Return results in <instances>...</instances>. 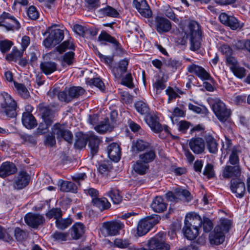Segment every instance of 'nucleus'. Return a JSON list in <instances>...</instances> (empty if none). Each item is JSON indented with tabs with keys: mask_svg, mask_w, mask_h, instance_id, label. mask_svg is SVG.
<instances>
[{
	"mask_svg": "<svg viewBox=\"0 0 250 250\" xmlns=\"http://www.w3.org/2000/svg\"><path fill=\"white\" fill-rule=\"evenodd\" d=\"M14 236L18 241H22L28 237V233L20 228H16L14 230Z\"/></svg>",
	"mask_w": 250,
	"mask_h": 250,
	"instance_id": "44",
	"label": "nucleus"
},
{
	"mask_svg": "<svg viewBox=\"0 0 250 250\" xmlns=\"http://www.w3.org/2000/svg\"><path fill=\"white\" fill-rule=\"evenodd\" d=\"M58 185L62 191L73 193L77 191V186L72 182L60 180L58 181Z\"/></svg>",
	"mask_w": 250,
	"mask_h": 250,
	"instance_id": "26",
	"label": "nucleus"
},
{
	"mask_svg": "<svg viewBox=\"0 0 250 250\" xmlns=\"http://www.w3.org/2000/svg\"><path fill=\"white\" fill-rule=\"evenodd\" d=\"M202 224L201 216L195 212L188 213L185 219V224L199 229Z\"/></svg>",
	"mask_w": 250,
	"mask_h": 250,
	"instance_id": "18",
	"label": "nucleus"
},
{
	"mask_svg": "<svg viewBox=\"0 0 250 250\" xmlns=\"http://www.w3.org/2000/svg\"><path fill=\"white\" fill-rule=\"evenodd\" d=\"M87 83L90 85H94L99 88L101 90H104L105 87L104 83L99 78L91 79L87 82Z\"/></svg>",
	"mask_w": 250,
	"mask_h": 250,
	"instance_id": "51",
	"label": "nucleus"
},
{
	"mask_svg": "<svg viewBox=\"0 0 250 250\" xmlns=\"http://www.w3.org/2000/svg\"><path fill=\"white\" fill-rule=\"evenodd\" d=\"M87 141L89 142V146L91 148V152L93 155L96 154L99 150V145L101 142L100 139L92 133L88 134Z\"/></svg>",
	"mask_w": 250,
	"mask_h": 250,
	"instance_id": "28",
	"label": "nucleus"
},
{
	"mask_svg": "<svg viewBox=\"0 0 250 250\" xmlns=\"http://www.w3.org/2000/svg\"><path fill=\"white\" fill-rule=\"evenodd\" d=\"M71 235L75 239L80 238L85 232V227L81 223H77L72 227Z\"/></svg>",
	"mask_w": 250,
	"mask_h": 250,
	"instance_id": "34",
	"label": "nucleus"
},
{
	"mask_svg": "<svg viewBox=\"0 0 250 250\" xmlns=\"http://www.w3.org/2000/svg\"><path fill=\"white\" fill-rule=\"evenodd\" d=\"M56 48L60 53H62L65 51V50L67 49H73L74 45L73 43L71 42H70V41L67 40L63 42Z\"/></svg>",
	"mask_w": 250,
	"mask_h": 250,
	"instance_id": "49",
	"label": "nucleus"
},
{
	"mask_svg": "<svg viewBox=\"0 0 250 250\" xmlns=\"http://www.w3.org/2000/svg\"><path fill=\"white\" fill-rule=\"evenodd\" d=\"M72 224L70 218L62 219V217L56 220V225L57 228L60 229H64Z\"/></svg>",
	"mask_w": 250,
	"mask_h": 250,
	"instance_id": "45",
	"label": "nucleus"
},
{
	"mask_svg": "<svg viewBox=\"0 0 250 250\" xmlns=\"http://www.w3.org/2000/svg\"><path fill=\"white\" fill-rule=\"evenodd\" d=\"M87 139L88 134H87L86 136L82 135L76 140L75 143V146L79 148H82L85 147L86 145Z\"/></svg>",
	"mask_w": 250,
	"mask_h": 250,
	"instance_id": "57",
	"label": "nucleus"
},
{
	"mask_svg": "<svg viewBox=\"0 0 250 250\" xmlns=\"http://www.w3.org/2000/svg\"><path fill=\"white\" fill-rule=\"evenodd\" d=\"M98 13L102 16H108L113 18H117L119 15L117 10L110 6H106L104 8L99 9Z\"/></svg>",
	"mask_w": 250,
	"mask_h": 250,
	"instance_id": "36",
	"label": "nucleus"
},
{
	"mask_svg": "<svg viewBox=\"0 0 250 250\" xmlns=\"http://www.w3.org/2000/svg\"><path fill=\"white\" fill-rule=\"evenodd\" d=\"M114 245L119 248H126L129 245V241L127 239L117 238L114 240Z\"/></svg>",
	"mask_w": 250,
	"mask_h": 250,
	"instance_id": "58",
	"label": "nucleus"
},
{
	"mask_svg": "<svg viewBox=\"0 0 250 250\" xmlns=\"http://www.w3.org/2000/svg\"><path fill=\"white\" fill-rule=\"evenodd\" d=\"M155 157L156 154L153 150L147 151L139 155L140 159L147 164L153 161Z\"/></svg>",
	"mask_w": 250,
	"mask_h": 250,
	"instance_id": "42",
	"label": "nucleus"
},
{
	"mask_svg": "<svg viewBox=\"0 0 250 250\" xmlns=\"http://www.w3.org/2000/svg\"><path fill=\"white\" fill-rule=\"evenodd\" d=\"M149 146V143L142 140L138 139L133 142L131 146V150L133 152L137 153L140 151L145 150Z\"/></svg>",
	"mask_w": 250,
	"mask_h": 250,
	"instance_id": "35",
	"label": "nucleus"
},
{
	"mask_svg": "<svg viewBox=\"0 0 250 250\" xmlns=\"http://www.w3.org/2000/svg\"><path fill=\"white\" fill-rule=\"evenodd\" d=\"M124 228V223L119 221L104 223L103 233L105 236H115L119 234V231Z\"/></svg>",
	"mask_w": 250,
	"mask_h": 250,
	"instance_id": "8",
	"label": "nucleus"
},
{
	"mask_svg": "<svg viewBox=\"0 0 250 250\" xmlns=\"http://www.w3.org/2000/svg\"><path fill=\"white\" fill-rule=\"evenodd\" d=\"M147 250H169V245L165 242V234L160 232L151 238L147 244Z\"/></svg>",
	"mask_w": 250,
	"mask_h": 250,
	"instance_id": "6",
	"label": "nucleus"
},
{
	"mask_svg": "<svg viewBox=\"0 0 250 250\" xmlns=\"http://www.w3.org/2000/svg\"><path fill=\"white\" fill-rule=\"evenodd\" d=\"M185 35L182 39H179L177 42L181 45H185L187 42V38L189 37L190 49L192 51H196L200 48L202 41V32L200 26L195 21H190L188 28L185 32Z\"/></svg>",
	"mask_w": 250,
	"mask_h": 250,
	"instance_id": "1",
	"label": "nucleus"
},
{
	"mask_svg": "<svg viewBox=\"0 0 250 250\" xmlns=\"http://www.w3.org/2000/svg\"><path fill=\"white\" fill-rule=\"evenodd\" d=\"M240 174L241 170L238 166H227L225 167L223 171L222 176L225 178H229L239 177Z\"/></svg>",
	"mask_w": 250,
	"mask_h": 250,
	"instance_id": "25",
	"label": "nucleus"
},
{
	"mask_svg": "<svg viewBox=\"0 0 250 250\" xmlns=\"http://www.w3.org/2000/svg\"><path fill=\"white\" fill-rule=\"evenodd\" d=\"M230 189L238 198H242L245 193L244 183L240 179L233 178L230 182Z\"/></svg>",
	"mask_w": 250,
	"mask_h": 250,
	"instance_id": "15",
	"label": "nucleus"
},
{
	"mask_svg": "<svg viewBox=\"0 0 250 250\" xmlns=\"http://www.w3.org/2000/svg\"><path fill=\"white\" fill-rule=\"evenodd\" d=\"M219 20L221 23L229 26L233 30H240L244 26V23L241 22L233 16H230L226 13L220 15Z\"/></svg>",
	"mask_w": 250,
	"mask_h": 250,
	"instance_id": "9",
	"label": "nucleus"
},
{
	"mask_svg": "<svg viewBox=\"0 0 250 250\" xmlns=\"http://www.w3.org/2000/svg\"><path fill=\"white\" fill-rule=\"evenodd\" d=\"M27 14L28 17L32 20H36L39 17V13L37 8L34 6H31L29 7Z\"/></svg>",
	"mask_w": 250,
	"mask_h": 250,
	"instance_id": "55",
	"label": "nucleus"
},
{
	"mask_svg": "<svg viewBox=\"0 0 250 250\" xmlns=\"http://www.w3.org/2000/svg\"><path fill=\"white\" fill-rule=\"evenodd\" d=\"M155 21L156 30L160 34L168 32L171 28L170 21L165 18L157 16Z\"/></svg>",
	"mask_w": 250,
	"mask_h": 250,
	"instance_id": "16",
	"label": "nucleus"
},
{
	"mask_svg": "<svg viewBox=\"0 0 250 250\" xmlns=\"http://www.w3.org/2000/svg\"><path fill=\"white\" fill-rule=\"evenodd\" d=\"M188 71L193 73L202 81L212 80L210 74L202 66L192 63L187 68Z\"/></svg>",
	"mask_w": 250,
	"mask_h": 250,
	"instance_id": "12",
	"label": "nucleus"
},
{
	"mask_svg": "<svg viewBox=\"0 0 250 250\" xmlns=\"http://www.w3.org/2000/svg\"><path fill=\"white\" fill-rule=\"evenodd\" d=\"M93 207L98 208L101 211L110 208V204L105 198H94L92 199Z\"/></svg>",
	"mask_w": 250,
	"mask_h": 250,
	"instance_id": "27",
	"label": "nucleus"
},
{
	"mask_svg": "<svg viewBox=\"0 0 250 250\" xmlns=\"http://www.w3.org/2000/svg\"><path fill=\"white\" fill-rule=\"evenodd\" d=\"M107 195L114 204H118L122 201V197L120 195L119 191L116 188H111Z\"/></svg>",
	"mask_w": 250,
	"mask_h": 250,
	"instance_id": "40",
	"label": "nucleus"
},
{
	"mask_svg": "<svg viewBox=\"0 0 250 250\" xmlns=\"http://www.w3.org/2000/svg\"><path fill=\"white\" fill-rule=\"evenodd\" d=\"M153 87L155 89L157 93H160L163 89L166 88V85L163 79H159L154 83Z\"/></svg>",
	"mask_w": 250,
	"mask_h": 250,
	"instance_id": "60",
	"label": "nucleus"
},
{
	"mask_svg": "<svg viewBox=\"0 0 250 250\" xmlns=\"http://www.w3.org/2000/svg\"><path fill=\"white\" fill-rule=\"evenodd\" d=\"M229 163L233 165H236L239 162L238 151L236 149H233L229 158Z\"/></svg>",
	"mask_w": 250,
	"mask_h": 250,
	"instance_id": "62",
	"label": "nucleus"
},
{
	"mask_svg": "<svg viewBox=\"0 0 250 250\" xmlns=\"http://www.w3.org/2000/svg\"><path fill=\"white\" fill-rule=\"evenodd\" d=\"M74 60V53L72 51L65 53L63 57L62 65L64 66L65 63L68 65H71Z\"/></svg>",
	"mask_w": 250,
	"mask_h": 250,
	"instance_id": "47",
	"label": "nucleus"
},
{
	"mask_svg": "<svg viewBox=\"0 0 250 250\" xmlns=\"http://www.w3.org/2000/svg\"><path fill=\"white\" fill-rule=\"evenodd\" d=\"M30 179V176L26 171H21L15 180V188L19 189L24 188L28 185Z\"/></svg>",
	"mask_w": 250,
	"mask_h": 250,
	"instance_id": "19",
	"label": "nucleus"
},
{
	"mask_svg": "<svg viewBox=\"0 0 250 250\" xmlns=\"http://www.w3.org/2000/svg\"><path fill=\"white\" fill-rule=\"evenodd\" d=\"M10 22L4 21L5 25L4 26L8 30L18 29L20 28V24L15 18H11Z\"/></svg>",
	"mask_w": 250,
	"mask_h": 250,
	"instance_id": "50",
	"label": "nucleus"
},
{
	"mask_svg": "<svg viewBox=\"0 0 250 250\" xmlns=\"http://www.w3.org/2000/svg\"><path fill=\"white\" fill-rule=\"evenodd\" d=\"M21 121L23 125L27 129H32L37 126L38 123L35 118L31 113L23 112Z\"/></svg>",
	"mask_w": 250,
	"mask_h": 250,
	"instance_id": "24",
	"label": "nucleus"
},
{
	"mask_svg": "<svg viewBox=\"0 0 250 250\" xmlns=\"http://www.w3.org/2000/svg\"><path fill=\"white\" fill-rule=\"evenodd\" d=\"M225 238V233L220 226H216L209 235V240L212 245H220L223 243Z\"/></svg>",
	"mask_w": 250,
	"mask_h": 250,
	"instance_id": "14",
	"label": "nucleus"
},
{
	"mask_svg": "<svg viewBox=\"0 0 250 250\" xmlns=\"http://www.w3.org/2000/svg\"><path fill=\"white\" fill-rule=\"evenodd\" d=\"M24 221L29 227L37 229L39 226L42 225L45 219L41 214L33 213H27L24 216Z\"/></svg>",
	"mask_w": 250,
	"mask_h": 250,
	"instance_id": "11",
	"label": "nucleus"
},
{
	"mask_svg": "<svg viewBox=\"0 0 250 250\" xmlns=\"http://www.w3.org/2000/svg\"><path fill=\"white\" fill-rule=\"evenodd\" d=\"M207 147L210 153H215L217 151V144L216 140L211 136L206 137Z\"/></svg>",
	"mask_w": 250,
	"mask_h": 250,
	"instance_id": "39",
	"label": "nucleus"
},
{
	"mask_svg": "<svg viewBox=\"0 0 250 250\" xmlns=\"http://www.w3.org/2000/svg\"><path fill=\"white\" fill-rule=\"evenodd\" d=\"M68 236V234L67 233H63L58 231L55 232L53 235V237L55 240L59 242L66 241Z\"/></svg>",
	"mask_w": 250,
	"mask_h": 250,
	"instance_id": "63",
	"label": "nucleus"
},
{
	"mask_svg": "<svg viewBox=\"0 0 250 250\" xmlns=\"http://www.w3.org/2000/svg\"><path fill=\"white\" fill-rule=\"evenodd\" d=\"M0 112L8 118H14L17 115V104L15 101L7 93H0Z\"/></svg>",
	"mask_w": 250,
	"mask_h": 250,
	"instance_id": "3",
	"label": "nucleus"
},
{
	"mask_svg": "<svg viewBox=\"0 0 250 250\" xmlns=\"http://www.w3.org/2000/svg\"><path fill=\"white\" fill-rule=\"evenodd\" d=\"M56 48L60 53H62L65 51V50L67 49H73L74 45L73 43L71 42H70V41L67 40L63 42Z\"/></svg>",
	"mask_w": 250,
	"mask_h": 250,
	"instance_id": "48",
	"label": "nucleus"
},
{
	"mask_svg": "<svg viewBox=\"0 0 250 250\" xmlns=\"http://www.w3.org/2000/svg\"><path fill=\"white\" fill-rule=\"evenodd\" d=\"M15 87L17 88L20 95L24 98H27L29 96V92L26 87L21 83H14Z\"/></svg>",
	"mask_w": 250,
	"mask_h": 250,
	"instance_id": "54",
	"label": "nucleus"
},
{
	"mask_svg": "<svg viewBox=\"0 0 250 250\" xmlns=\"http://www.w3.org/2000/svg\"><path fill=\"white\" fill-rule=\"evenodd\" d=\"M136 110L142 115L147 114L149 112L148 105L143 101H138L135 104Z\"/></svg>",
	"mask_w": 250,
	"mask_h": 250,
	"instance_id": "41",
	"label": "nucleus"
},
{
	"mask_svg": "<svg viewBox=\"0 0 250 250\" xmlns=\"http://www.w3.org/2000/svg\"><path fill=\"white\" fill-rule=\"evenodd\" d=\"M132 3L142 16L149 18L152 15V12L146 0H133Z\"/></svg>",
	"mask_w": 250,
	"mask_h": 250,
	"instance_id": "17",
	"label": "nucleus"
},
{
	"mask_svg": "<svg viewBox=\"0 0 250 250\" xmlns=\"http://www.w3.org/2000/svg\"><path fill=\"white\" fill-rule=\"evenodd\" d=\"M46 215L49 218L54 217L56 220L62 217V210L60 208H53L46 213Z\"/></svg>",
	"mask_w": 250,
	"mask_h": 250,
	"instance_id": "46",
	"label": "nucleus"
},
{
	"mask_svg": "<svg viewBox=\"0 0 250 250\" xmlns=\"http://www.w3.org/2000/svg\"><path fill=\"white\" fill-rule=\"evenodd\" d=\"M220 52L226 56V58L232 55L233 50L227 44L222 45L219 48Z\"/></svg>",
	"mask_w": 250,
	"mask_h": 250,
	"instance_id": "61",
	"label": "nucleus"
},
{
	"mask_svg": "<svg viewBox=\"0 0 250 250\" xmlns=\"http://www.w3.org/2000/svg\"><path fill=\"white\" fill-rule=\"evenodd\" d=\"M98 40L100 41H105L112 43L116 49L115 54L119 56H123L124 54V51L123 48L120 46L119 42L116 39L106 32H102L98 37Z\"/></svg>",
	"mask_w": 250,
	"mask_h": 250,
	"instance_id": "13",
	"label": "nucleus"
},
{
	"mask_svg": "<svg viewBox=\"0 0 250 250\" xmlns=\"http://www.w3.org/2000/svg\"><path fill=\"white\" fill-rule=\"evenodd\" d=\"M231 70L234 75L239 78L242 79L246 75V69L244 67L237 66L231 68Z\"/></svg>",
	"mask_w": 250,
	"mask_h": 250,
	"instance_id": "53",
	"label": "nucleus"
},
{
	"mask_svg": "<svg viewBox=\"0 0 250 250\" xmlns=\"http://www.w3.org/2000/svg\"><path fill=\"white\" fill-rule=\"evenodd\" d=\"M113 126L109 124L108 119L105 120L104 122L100 123V125L95 127V129L99 133H104L107 131H111Z\"/></svg>",
	"mask_w": 250,
	"mask_h": 250,
	"instance_id": "38",
	"label": "nucleus"
},
{
	"mask_svg": "<svg viewBox=\"0 0 250 250\" xmlns=\"http://www.w3.org/2000/svg\"><path fill=\"white\" fill-rule=\"evenodd\" d=\"M190 148L195 154H201L205 149V142L201 138H193L189 143Z\"/></svg>",
	"mask_w": 250,
	"mask_h": 250,
	"instance_id": "22",
	"label": "nucleus"
},
{
	"mask_svg": "<svg viewBox=\"0 0 250 250\" xmlns=\"http://www.w3.org/2000/svg\"><path fill=\"white\" fill-rule=\"evenodd\" d=\"M183 231L185 237L189 240L194 239L199 234V229L185 224Z\"/></svg>",
	"mask_w": 250,
	"mask_h": 250,
	"instance_id": "33",
	"label": "nucleus"
},
{
	"mask_svg": "<svg viewBox=\"0 0 250 250\" xmlns=\"http://www.w3.org/2000/svg\"><path fill=\"white\" fill-rule=\"evenodd\" d=\"M213 112L219 120L226 121L230 115V111L227 109L225 104L220 100H216L212 104Z\"/></svg>",
	"mask_w": 250,
	"mask_h": 250,
	"instance_id": "7",
	"label": "nucleus"
},
{
	"mask_svg": "<svg viewBox=\"0 0 250 250\" xmlns=\"http://www.w3.org/2000/svg\"><path fill=\"white\" fill-rule=\"evenodd\" d=\"M40 69L44 74L50 75L57 69V64L53 62H43L40 64Z\"/></svg>",
	"mask_w": 250,
	"mask_h": 250,
	"instance_id": "29",
	"label": "nucleus"
},
{
	"mask_svg": "<svg viewBox=\"0 0 250 250\" xmlns=\"http://www.w3.org/2000/svg\"><path fill=\"white\" fill-rule=\"evenodd\" d=\"M146 122L151 129L155 132H159L163 130L161 124L157 121V118L150 116L146 119Z\"/></svg>",
	"mask_w": 250,
	"mask_h": 250,
	"instance_id": "37",
	"label": "nucleus"
},
{
	"mask_svg": "<svg viewBox=\"0 0 250 250\" xmlns=\"http://www.w3.org/2000/svg\"><path fill=\"white\" fill-rule=\"evenodd\" d=\"M167 205L164 202L163 199L160 196H157L153 200L151 207L156 212H162L167 208Z\"/></svg>",
	"mask_w": 250,
	"mask_h": 250,
	"instance_id": "30",
	"label": "nucleus"
},
{
	"mask_svg": "<svg viewBox=\"0 0 250 250\" xmlns=\"http://www.w3.org/2000/svg\"><path fill=\"white\" fill-rule=\"evenodd\" d=\"M52 123H48L47 122H44L39 124L38 128L36 129L35 134L40 135L44 134L48 130V127Z\"/></svg>",
	"mask_w": 250,
	"mask_h": 250,
	"instance_id": "52",
	"label": "nucleus"
},
{
	"mask_svg": "<svg viewBox=\"0 0 250 250\" xmlns=\"http://www.w3.org/2000/svg\"><path fill=\"white\" fill-rule=\"evenodd\" d=\"M85 90L80 86H73L65 88L64 90L59 92L58 94V99L62 101L67 103L70 102L73 99L78 98L83 95Z\"/></svg>",
	"mask_w": 250,
	"mask_h": 250,
	"instance_id": "5",
	"label": "nucleus"
},
{
	"mask_svg": "<svg viewBox=\"0 0 250 250\" xmlns=\"http://www.w3.org/2000/svg\"><path fill=\"white\" fill-rule=\"evenodd\" d=\"M17 171L15 165L9 162L3 163L0 167V176L5 177L14 174Z\"/></svg>",
	"mask_w": 250,
	"mask_h": 250,
	"instance_id": "23",
	"label": "nucleus"
},
{
	"mask_svg": "<svg viewBox=\"0 0 250 250\" xmlns=\"http://www.w3.org/2000/svg\"><path fill=\"white\" fill-rule=\"evenodd\" d=\"M203 229L204 231L208 232H209L213 228V224L211 220L207 218L204 217L202 219V224Z\"/></svg>",
	"mask_w": 250,
	"mask_h": 250,
	"instance_id": "56",
	"label": "nucleus"
},
{
	"mask_svg": "<svg viewBox=\"0 0 250 250\" xmlns=\"http://www.w3.org/2000/svg\"><path fill=\"white\" fill-rule=\"evenodd\" d=\"M149 167V165L140 159L137 160L133 165V169L136 173L144 175L146 173Z\"/></svg>",
	"mask_w": 250,
	"mask_h": 250,
	"instance_id": "32",
	"label": "nucleus"
},
{
	"mask_svg": "<svg viewBox=\"0 0 250 250\" xmlns=\"http://www.w3.org/2000/svg\"><path fill=\"white\" fill-rule=\"evenodd\" d=\"M39 111L44 122L53 123L55 113L49 106L44 105L43 104H40L39 105Z\"/></svg>",
	"mask_w": 250,
	"mask_h": 250,
	"instance_id": "20",
	"label": "nucleus"
},
{
	"mask_svg": "<svg viewBox=\"0 0 250 250\" xmlns=\"http://www.w3.org/2000/svg\"><path fill=\"white\" fill-rule=\"evenodd\" d=\"M166 198L170 202H177L178 200L185 199L187 201L191 200L190 193L187 190L177 189L174 193L169 191L166 194Z\"/></svg>",
	"mask_w": 250,
	"mask_h": 250,
	"instance_id": "10",
	"label": "nucleus"
},
{
	"mask_svg": "<svg viewBox=\"0 0 250 250\" xmlns=\"http://www.w3.org/2000/svg\"><path fill=\"white\" fill-rule=\"evenodd\" d=\"M52 134H48L46 137L45 143L49 146H53L56 144L54 135H56L58 139H63L68 143L72 140L73 135L71 131L65 129L64 126L59 123L55 124L52 128Z\"/></svg>",
	"mask_w": 250,
	"mask_h": 250,
	"instance_id": "2",
	"label": "nucleus"
},
{
	"mask_svg": "<svg viewBox=\"0 0 250 250\" xmlns=\"http://www.w3.org/2000/svg\"><path fill=\"white\" fill-rule=\"evenodd\" d=\"M23 51L22 50L19 51L16 49H13L11 53L6 55V58L9 61L16 62L21 59L23 55Z\"/></svg>",
	"mask_w": 250,
	"mask_h": 250,
	"instance_id": "43",
	"label": "nucleus"
},
{
	"mask_svg": "<svg viewBox=\"0 0 250 250\" xmlns=\"http://www.w3.org/2000/svg\"><path fill=\"white\" fill-rule=\"evenodd\" d=\"M48 32L49 35L43 41V45L46 48H51L59 44L64 38L63 31L57 25L50 27Z\"/></svg>",
	"mask_w": 250,
	"mask_h": 250,
	"instance_id": "4",
	"label": "nucleus"
},
{
	"mask_svg": "<svg viewBox=\"0 0 250 250\" xmlns=\"http://www.w3.org/2000/svg\"><path fill=\"white\" fill-rule=\"evenodd\" d=\"M107 152L109 158L113 161L118 162L121 155V148L119 145L115 143H112L107 148Z\"/></svg>",
	"mask_w": 250,
	"mask_h": 250,
	"instance_id": "21",
	"label": "nucleus"
},
{
	"mask_svg": "<svg viewBox=\"0 0 250 250\" xmlns=\"http://www.w3.org/2000/svg\"><path fill=\"white\" fill-rule=\"evenodd\" d=\"M121 84L125 85L129 88L133 87L134 85L132 83V78L130 73L126 74V76L123 78Z\"/></svg>",
	"mask_w": 250,
	"mask_h": 250,
	"instance_id": "59",
	"label": "nucleus"
},
{
	"mask_svg": "<svg viewBox=\"0 0 250 250\" xmlns=\"http://www.w3.org/2000/svg\"><path fill=\"white\" fill-rule=\"evenodd\" d=\"M86 178L87 176L85 173H77L72 176V180L79 185L81 182L83 181Z\"/></svg>",
	"mask_w": 250,
	"mask_h": 250,
	"instance_id": "64",
	"label": "nucleus"
},
{
	"mask_svg": "<svg viewBox=\"0 0 250 250\" xmlns=\"http://www.w3.org/2000/svg\"><path fill=\"white\" fill-rule=\"evenodd\" d=\"M151 228L152 225L150 222L146 219L142 220L138 224L137 233L138 236H142L147 233Z\"/></svg>",
	"mask_w": 250,
	"mask_h": 250,
	"instance_id": "31",
	"label": "nucleus"
}]
</instances>
